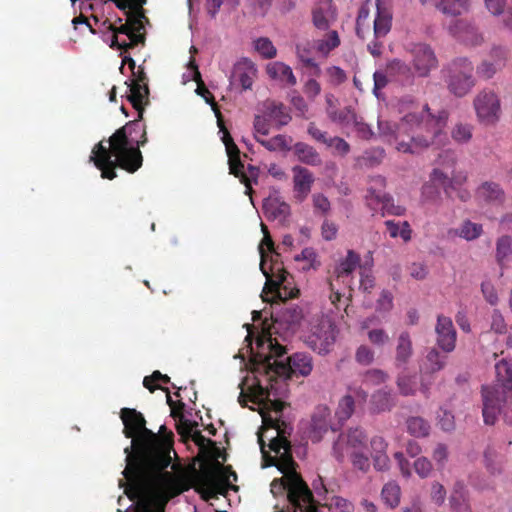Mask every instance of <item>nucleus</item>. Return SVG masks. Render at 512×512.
<instances>
[{"label":"nucleus","instance_id":"1","mask_svg":"<svg viewBox=\"0 0 512 512\" xmlns=\"http://www.w3.org/2000/svg\"><path fill=\"white\" fill-rule=\"evenodd\" d=\"M120 418L124 425V436L131 438V445L124 449V477L136 473L162 472L170 466L173 434L169 438L161 439L146 427L144 415L134 408H122Z\"/></svg>","mask_w":512,"mask_h":512},{"label":"nucleus","instance_id":"2","mask_svg":"<svg viewBox=\"0 0 512 512\" xmlns=\"http://www.w3.org/2000/svg\"><path fill=\"white\" fill-rule=\"evenodd\" d=\"M141 121L138 116L117 129L108 140L109 146L102 140L93 147L90 160L101 171L102 178H116L117 167L134 173L142 166L143 157L139 148L144 146L148 139L146 126Z\"/></svg>","mask_w":512,"mask_h":512},{"label":"nucleus","instance_id":"3","mask_svg":"<svg viewBox=\"0 0 512 512\" xmlns=\"http://www.w3.org/2000/svg\"><path fill=\"white\" fill-rule=\"evenodd\" d=\"M262 349L251 357V370L255 375L254 389L262 398L276 397L279 378L289 379L293 376H308L312 369V358L306 353H295L285 357L286 349L272 338L261 341Z\"/></svg>","mask_w":512,"mask_h":512},{"label":"nucleus","instance_id":"4","mask_svg":"<svg viewBox=\"0 0 512 512\" xmlns=\"http://www.w3.org/2000/svg\"><path fill=\"white\" fill-rule=\"evenodd\" d=\"M269 448L275 453L269 457V465H274L283 474L271 482L274 497H283L287 501L286 512H323L314 499L311 489L296 471V462L292 457L291 444L286 431H279L270 439Z\"/></svg>","mask_w":512,"mask_h":512},{"label":"nucleus","instance_id":"5","mask_svg":"<svg viewBox=\"0 0 512 512\" xmlns=\"http://www.w3.org/2000/svg\"><path fill=\"white\" fill-rule=\"evenodd\" d=\"M447 120L446 110L434 114L425 104L420 112L407 113L398 123L379 120L378 128L380 134L394 138L398 151L414 154L431 145L440 144L445 137L443 130Z\"/></svg>","mask_w":512,"mask_h":512},{"label":"nucleus","instance_id":"6","mask_svg":"<svg viewBox=\"0 0 512 512\" xmlns=\"http://www.w3.org/2000/svg\"><path fill=\"white\" fill-rule=\"evenodd\" d=\"M125 494L139 512H164L168 501L190 489L189 481L170 472L136 473L125 477Z\"/></svg>","mask_w":512,"mask_h":512},{"label":"nucleus","instance_id":"7","mask_svg":"<svg viewBox=\"0 0 512 512\" xmlns=\"http://www.w3.org/2000/svg\"><path fill=\"white\" fill-rule=\"evenodd\" d=\"M496 380L493 385H483L482 414L485 424H495L499 415L512 423V364L501 359L495 365Z\"/></svg>","mask_w":512,"mask_h":512},{"label":"nucleus","instance_id":"8","mask_svg":"<svg viewBox=\"0 0 512 512\" xmlns=\"http://www.w3.org/2000/svg\"><path fill=\"white\" fill-rule=\"evenodd\" d=\"M261 230L263 232V239L259 246V252L261 254L260 268L266 277V284L263 292L268 290L269 293L274 294L280 300H287L297 297L298 289H289L287 284L288 272L278 262H273L269 270L265 267V252L263 246L272 252L274 251V242L271 238L269 230L265 224H261Z\"/></svg>","mask_w":512,"mask_h":512},{"label":"nucleus","instance_id":"9","mask_svg":"<svg viewBox=\"0 0 512 512\" xmlns=\"http://www.w3.org/2000/svg\"><path fill=\"white\" fill-rule=\"evenodd\" d=\"M237 480V474L230 465L222 466L220 462L215 461L211 465H205L200 470H194L191 476L190 487L204 493L207 498L215 497L218 493H223L227 487L237 490L236 486H230V480Z\"/></svg>","mask_w":512,"mask_h":512},{"label":"nucleus","instance_id":"10","mask_svg":"<svg viewBox=\"0 0 512 512\" xmlns=\"http://www.w3.org/2000/svg\"><path fill=\"white\" fill-rule=\"evenodd\" d=\"M442 73L449 92L456 97H464L475 86L474 65L466 57L454 58Z\"/></svg>","mask_w":512,"mask_h":512},{"label":"nucleus","instance_id":"11","mask_svg":"<svg viewBox=\"0 0 512 512\" xmlns=\"http://www.w3.org/2000/svg\"><path fill=\"white\" fill-rule=\"evenodd\" d=\"M131 72V79L125 81V84L128 87V94L126 98L133 108L139 112V118L143 119L145 106L150 103L148 76L142 66H139L137 69L135 68L134 71Z\"/></svg>","mask_w":512,"mask_h":512},{"label":"nucleus","instance_id":"12","mask_svg":"<svg viewBox=\"0 0 512 512\" xmlns=\"http://www.w3.org/2000/svg\"><path fill=\"white\" fill-rule=\"evenodd\" d=\"M478 120L485 125L495 124L501 114L500 100L492 90L480 91L474 99Z\"/></svg>","mask_w":512,"mask_h":512},{"label":"nucleus","instance_id":"13","mask_svg":"<svg viewBox=\"0 0 512 512\" xmlns=\"http://www.w3.org/2000/svg\"><path fill=\"white\" fill-rule=\"evenodd\" d=\"M306 343L318 354H327L335 343V326L329 320H322L312 327Z\"/></svg>","mask_w":512,"mask_h":512},{"label":"nucleus","instance_id":"14","mask_svg":"<svg viewBox=\"0 0 512 512\" xmlns=\"http://www.w3.org/2000/svg\"><path fill=\"white\" fill-rule=\"evenodd\" d=\"M107 29L112 32L111 48H117L127 52L129 49L136 47L138 44H144L145 35L143 33H135L130 29L127 23L116 26V24L108 23Z\"/></svg>","mask_w":512,"mask_h":512},{"label":"nucleus","instance_id":"15","mask_svg":"<svg viewBox=\"0 0 512 512\" xmlns=\"http://www.w3.org/2000/svg\"><path fill=\"white\" fill-rule=\"evenodd\" d=\"M368 393L361 386H349L345 394L338 402L335 416L340 425H343L354 413L356 403H366Z\"/></svg>","mask_w":512,"mask_h":512},{"label":"nucleus","instance_id":"16","mask_svg":"<svg viewBox=\"0 0 512 512\" xmlns=\"http://www.w3.org/2000/svg\"><path fill=\"white\" fill-rule=\"evenodd\" d=\"M411 55L414 72L419 77H427L438 66L437 57L427 44H415L411 49Z\"/></svg>","mask_w":512,"mask_h":512},{"label":"nucleus","instance_id":"17","mask_svg":"<svg viewBox=\"0 0 512 512\" xmlns=\"http://www.w3.org/2000/svg\"><path fill=\"white\" fill-rule=\"evenodd\" d=\"M447 356L442 355L436 348H431L420 367L421 379H420V391L424 395H428L432 380L427 378L434 373L442 370L446 365Z\"/></svg>","mask_w":512,"mask_h":512},{"label":"nucleus","instance_id":"18","mask_svg":"<svg viewBox=\"0 0 512 512\" xmlns=\"http://www.w3.org/2000/svg\"><path fill=\"white\" fill-rule=\"evenodd\" d=\"M449 33L465 45L477 46L483 42L478 28L466 19H457L449 26Z\"/></svg>","mask_w":512,"mask_h":512},{"label":"nucleus","instance_id":"19","mask_svg":"<svg viewBox=\"0 0 512 512\" xmlns=\"http://www.w3.org/2000/svg\"><path fill=\"white\" fill-rule=\"evenodd\" d=\"M437 334V345L446 353L455 349L457 333L451 318L439 315L435 327Z\"/></svg>","mask_w":512,"mask_h":512},{"label":"nucleus","instance_id":"20","mask_svg":"<svg viewBox=\"0 0 512 512\" xmlns=\"http://www.w3.org/2000/svg\"><path fill=\"white\" fill-rule=\"evenodd\" d=\"M376 15L373 21V35L376 39L384 38L392 27V8L386 0H375Z\"/></svg>","mask_w":512,"mask_h":512},{"label":"nucleus","instance_id":"21","mask_svg":"<svg viewBox=\"0 0 512 512\" xmlns=\"http://www.w3.org/2000/svg\"><path fill=\"white\" fill-rule=\"evenodd\" d=\"M337 19V10L332 0H320L312 9V22L318 30H328Z\"/></svg>","mask_w":512,"mask_h":512},{"label":"nucleus","instance_id":"22","mask_svg":"<svg viewBox=\"0 0 512 512\" xmlns=\"http://www.w3.org/2000/svg\"><path fill=\"white\" fill-rule=\"evenodd\" d=\"M329 428L333 431L336 430L331 425V410L326 405H318L311 418L310 437L312 441L319 442Z\"/></svg>","mask_w":512,"mask_h":512},{"label":"nucleus","instance_id":"23","mask_svg":"<svg viewBox=\"0 0 512 512\" xmlns=\"http://www.w3.org/2000/svg\"><path fill=\"white\" fill-rule=\"evenodd\" d=\"M366 199L369 206H372L374 203L381 204L383 216L386 214L401 216L404 215L406 211L405 207L396 205L389 194L380 191L377 193L374 187L368 188Z\"/></svg>","mask_w":512,"mask_h":512},{"label":"nucleus","instance_id":"24","mask_svg":"<svg viewBox=\"0 0 512 512\" xmlns=\"http://www.w3.org/2000/svg\"><path fill=\"white\" fill-rule=\"evenodd\" d=\"M292 171L295 197L302 202L311 191L314 177L307 168L302 166H295Z\"/></svg>","mask_w":512,"mask_h":512},{"label":"nucleus","instance_id":"25","mask_svg":"<svg viewBox=\"0 0 512 512\" xmlns=\"http://www.w3.org/2000/svg\"><path fill=\"white\" fill-rule=\"evenodd\" d=\"M397 397L391 389L380 388L370 397V409L373 413H382L392 410L396 406Z\"/></svg>","mask_w":512,"mask_h":512},{"label":"nucleus","instance_id":"26","mask_svg":"<svg viewBox=\"0 0 512 512\" xmlns=\"http://www.w3.org/2000/svg\"><path fill=\"white\" fill-rule=\"evenodd\" d=\"M412 356L413 344L410 333L408 331H402L397 337L394 366L396 368H403L409 363Z\"/></svg>","mask_w":512,"mask_h":512},{"label":"nucleus","instance_id":"27","mask_svg":"<svg viewBox=\"0 0 512 512\" xmlns=\"http://www.w3.org/2000/svg\"><path fill=\"white\" fill-rule=\"evenodd\" d=\"M257 75L255 64L248 58H243L234 66L233 77L239 81L244 90L251 89Z\"/></svg>","mask_w":512,"mask_h":512},{"label":"nucleus","instance_id":"28","mask_svg":"<svg viewBox=\"0 0 512 512\" xmlns=\"http://www.w3.org/2000/svg\"><path fill=\"white\" fill-rule=\"evenodd\" d=\"M266 73L270 79L278 81L287 86H294L297 83L292 68L281 61L268 63L266 66Z\"/></svg>","mask_w":512,"mask_h":512},{"label":"nucleus","instance_id":"29","mask_svg":"<svg viewBox=\"0 0 512 512\" xmlns=\"http://www.w3.org/2000/svg\"><path fill=\"white\" fill-rule=\"evenodd\" d=\"M386 72L389 77L403 85H410L414 81V73L411 67L400 59H393L386 65Z\"/></svg>","mask_w":512,"mask_h":512},{"label":"nucleus","instance_id":"30","mask_svg":"<svg viewBox=\"0 0 512 512\" xmlns=\"http://www.w3.org/2000/svg\"><path fill=\"white\" fill-rule=\"evenodd\" d=\"M476 196L490 204H502L505 201V192L500 184L493 181L483 182L476 190Z\"/></svg>","mask_w":512,"mask_h":512},{"label":"nucleus","instance_id":"31","mask_svg":"<svg viewBox=\"0 0 512 512\" xmlns=\"http://www.w3.org/2000/svg\"><path fill=\"white\" fill-rule=\"evenodd\" d=\"M396 386L400 395L404 397L415 396L418 389V379L416 374L401 371L396 377Z\"/></svg>","mask_w":512,"mask_h":512},{"label":"nucleus","instance_id":"32","mask_svg":"<svg viewBox=\"0 0 512 512\" xmlns=\"http://www.w3.org/2000/svg\"><path fill=\"white\" fill-rule=\"evenodd\" d=\"M294 153L298 160L304 164L311 166H319L322 164L320 154L316 149L304 142H298L294 145Z\"/></svg>","mask_w":512,"mask_h":512},{"label":"nucleus","instance_id":"33","mask_svg":"<svg viewBox=\"0 0 512 512\" xmlns=\"http://www.w3.org/2000/svg\"><path fill=\"white\" fill-rule=\"evenodd\" d=\"M263 211L269 220L285 219L290 213V206L276 198L267 199L263 204Z\"/></svg>","mask_w":512,"mask_h":512},{"label":"nucleus","instance_id":"34","mask_svg":"<svg viewBox=\"0 0 512 512\" xmlns=\"http://www.w3.org/2000/svg\"><path fill=\"white\" fill-rule=\"evenodd\" d=\"M470 0H434V7L443 14L458 16L469 8Z\"/></svg>","mask_w":512,"mask_h":512},{"label":"nucleus","instance_id":"35","mask_svg":"<svg viewBox=\"0 0 512 512\" xmlns=\"http://www.w3.org/2000/svg\"><path fill=\"white\" fill-rule=\"evenodd\" d=\"M341 43L339 34L336 30H329L323 38L314 41L315 50L324 57H327L331 51L339 47Z\"/></svg>","mask_w":512,"mask_h":512},{"label":"nucleus","instance_id":"36","mask_svg":"<svg viewBox=\"0 0 512 512\" xmlns=\"http://www.w3.org/2000/svg\"><path fill=\"white\" fill-rule=\"evenodd\" d=\"M143 5H138L136 2H132L129 8L122 10L127 16V24L130 25V29L135 33H142L144 30L143 19H145Z\"/></svg>","mask_w":512,"mask_h":512},{"label":"nucleus","instance_id":"37","mask_svg":"<svg viewBox=\"0 0 512 512\" xmlns=\"http://www.w3.org/2000/svg\"><path fill=\"white\" fill-rule=\"evenodd\" d=\"M265 114L271 123H274L277 128L285 126L291 121V116L288 113L286 106L282 103H270L267 106Z\"/></svg>","mask_w":512,"mask_h":512},{"label":"nucleus","instance_id":"38","mask_svg":"<svg viewBox=\"0 0 512 512\" xmlns=\"http://www.w3.org/2000/svg\"><path fill=\"white\" fill-rule=\"evenodd\" d=\"M407 432L415 438H424L430 434L431 426L420 416H411L406 420Z\"/></svg>","mask_w":512,"mask_h":512},{"label":"nucleus","instance_id":"39","mask_svg":"<svg viewBox=\"0 0 512 512\" xmlns=\"http://www.w3.org/2000/svg\"><path fill=\"white\" fill-rule=\"evenodd\" d=\"M360 263V256L353 250L347 252L345 259L341 260L335 268V275L337 280L350 275Z\"/></svg>","mask_w":512,"mask_h":512},{"label":"nucleus","instance_id":"40","mask_svg":"<svg viewBox=\"0 0 512 512\" xmlns=\"http://www.w3.org/2000/svg\"><path fill=\"white\" fill-rule=\"evenodd\" d=\"M189 67L194 70V77L193 80L197 83V89L196 93L200 96H202L207 103H210L213 107V110L215 111V114L217 113L218 107L217 104L214 101V96L212 93L208 90V88L205 86L201 74L198 70V66L196 65V62L194 59H191L189 62Z\"/></svg>","mask_w":512,"mask_h":512},{"label":"nucleus","instance_id":"41","mask_svg":"<svg viewBox=\"0 0 512 512\" xmlns=\"http://www.w3.org/2000/svg\"><path fill=\"white\" fill-rule=\"evenodd\" d=\"M400 497L401 489L395 481L388 482L383 486L381 498L388 507H397L400 503Z\"/></svg>","mask_w":512,"mask_h":512},{"label":"nucleus","instance_id":"42","mask_svg":"<svg viewBox=\"0 0 512 512\" xmlns=\"http://www.w3.org/2000/svg\"><path fill=\"white\" fill-rule=\"evenodd\" d=\"M482 233L483 226L470 220L463 221L462 224L455 230L456 235L467 241H473L479 238Z\"/></svg>","mask_w":512,"mask_h":512},{"label":"nucleus","instance_id":"43","mask_svg":"<svg viewBox=\"0 0 512 512\" xmlns=\"http://www.w3.org/2000/svg\"><path fill=\"white\" fill-rule=\"evenodd\" d=\"M228 162L230 173L240 179V182L245 185V193L251 195L253 191L251 186V180L247 177V175L244 172V165L241 162L240 156L228 159Z\"/></svg>","mask_w":512,"mask_h":512},{"label":"nucleus","instance_id":"44","mask_svg":"<svg viewBox=\"0 0 512 512\" xmlns=\"http://www.w3.org/2000/svg\"><path fill=\"white\" fill-rule=\"evenodd\" d=\"M350 448L353 451L362 450L367 442V435L364 430L361 428H353L349 429L347 433H344Z\"/></svg>","mask_w":512,"mask_h":512},{"label":"nucleus","instance_id":"45","mask_svg":"<svg viewBox=\"0 0 512 512\" xmlns=\"http://www.w3.org/2000/svg\"><path fill=\"white\" fill-rule=\"evenodd\" d=\"M369 14V7L367 5H362L358 11L356 19V34L361 39H365L366 35L370 33V24L368 21Z\"/></svg>","mask_w":512,"mask_h":512},{"label":"nucleus","instance_id":"46","mask_svg":"<svg viewBox=\"0 0 512 512\" xmlns=\"http://www.w3.org/2000/svg\"><path fill=\"white\" fill-rule=\"evenodd\" d=\"M385 226L387 228V231H388L390 237L396 238V237L400 236L405 242H408L411 239L412 230L407 221H404L402 223L401 228H400L399 224L393 220L385 221Z\"/></svg>","mask_w":512,"mask_h":512},{"label":"nucleus","instance_id":"47","mask_svg":"<svg viewBox=\"0 0 512 512\" xmlns=\"http://www.w3.org/2000/svg\"><path fill=\"white\" fill-rule=\"evenodd\" d=\"M322 508L326 509L327 512H353L354 510L351 502L339 496H332L327 499Z\"/></svg>","mask_w":512,"mask_h":512},{"label":"nucleus","instance_id":"48","mask_svg":"<svg viewBox=\"0 0 512 512\" xmlns=\"http://www.w3.org/2000/svg\"><path fill=\"white\" fill-rule=\"evenodd\" d=\"M430 181L435 186L442 187L447 196H452L453 180L450 179V176L447 173L443 172L439 168H435L430 175Z\"/></svg>","mask_w":512,"mask_h":512},{"label":"nucleus","instance_id":"49","mask_svg":"<svg viewBox=\"0 0 512 512\" xmlns=\"http://www.w3.org/2000/svg\"><path fill=\"white\" fill-rule=\"evenodd\" d=\"M512 255V238L508 235L501 236L496 242V260L502 265Z\"/></svg>","mask_w":512,"mask_h":512},{"label":"nucleus","instance_id":"50","mask_svg":"<svg viewBox=\"0 0 512 512\" xmlns=\"http://www.w3.org/2000/svg\"><path fill=\"white\" fill-rule=\"evenodd\" d=\"M257 142L269 151H283L289 149V142L284 135H276L270 139H263L256 136Z\"/></svg>","mask_w":512,"mask_h":512},{"label":"nucleus","instance_id":"51","mask_svg":"<svg viewBox=\"0 0 512 512\" xmlns=\"http://www.w3.org/2000/svg\"><path fill=\"white\" fill-rule=\"evenodd\" d=\"M484 462L487 470L496 475L502 471V457L491 448H487L484 452Z\"/></svg>","mask_w":512,"mask_h":512},{"label":"nucleus","instance_id":"52","mask_svg":"<svg viewBox=\"0 0 512 512\" xmlns=\"http://www.w3.org/2000/svg\"><path fill=\"white\" fill-rule=\"evenodd\" d=\"M255 50L264 58V59H273L277 55V49L273 45L272 41L267 37L257 38L254 42Z\"/></svg>","mask_w":512,"mask_h":512},{"label":"nucleus","instance_id":"53","mask_svg":"<svg viewBox=\"0 0 512 512\" xmlns=\"http://www.w3.org/2000/svg\"><path fill=\"white\" fill-rule=\"evenodd\" d=\"M157 382H162L167 384L170 382V377L166 374H162L160 371L156 370L151 375L145 376L143 379V386L148 389L151 393H153L157 389H165L161 385L157 384Z\"/></svg>","mask_w":512,"mask_h":512},{"label":"nucleus","instance_id":"54","mask_svg":"<svg viewBox=\"0 0 512 512\" xmlns=\"http://www.w3.org/2000/svg\"><path fill=\"white\" fill-rule=\"evenodd\" d=\"M389 375L382 369L373 368L365 371L363 382L367 385L378 386L388 381Z\"/></svg>","mask_w":512,"mask_h":512},{"label":"nucleus","instance_id":"55","mask_svg":"<svg viewBox=\"0 0 512 512\" xmlns=\"http://www.w3.org/2000/svg\"><path fill=\"white\" fill-rule=\"evenodd\" d=\"M348 454H352V449L348 444L345 434L342 433L333 444V455L339 462H341Z\"/></svg>","mask_w":512,"mask_h":512},{"label":"nucleus","instance_id":"56","mask_svg":"<svg viewBox=\"0 0 512 512\" xmlns=\"http://www.w3.org/2000/svg\"><path fill=\"white\" fill-rule=\"evenodd\" d=\"M355 360L362 366H369L375 361V352L370 346L362 344L356 349Z\"/></svg>","mask_w":512,"mask_h":512},{"label":"nucleus","instance_id":"57","mask_svg":"<svg viewBox=\"0 0 512 512\" xmlns=\"http://www.w3.org/2000/svg\"><path fill=\"white\" fill-rule=\"evenodd\" d=\"M369 342L376 347H383L390 341L389 334L383 328H374L368 331Z\"/></svg>","mask_w":512,"mask_h":512},{"label":"nucleus","instance_id":"58","mask_svg":"<svg viewBox=\"0 0 512 512\" xmlns=\"http://www.w3.org/2000/svg\"><path fill=\"white\" fill-rule=\"evenodd\" d=\"M452 138L459 143H467L472 138V126L459 123L452 130Z\"/></svg>","mask_w":512,"mask_h":512},{"label":"nucleus","instance_id":"59","mask_svg":"<svg viewBox=\"0 0 512 512\" xmlns=\"http://www.w3.org/2000/svg\"><path fill=\"white\" fill-rule=\"evenodd\" d=\"M356 113L350 106L344 107L336 113H333L332 122L339 123L342 125H349L355 120Z\"/></svg>","mask_w":512,"mask_h":512},{"label":"nucleus","instance_id":"60","mask_svg":"<svg viewBox=\"0 0 512 512\" xmlns=\"http://www.w3.org/2000/svg\"><path fill=\"white\" fill-rule=\"evenodd\" d=\"M490 61H493L498 68L502 69L508 58V50L503 46H494L489 54Z\"/></svg>","mask_w":512,"mask_h":512},{"label":"nucleus","instance_id":"61","mask_svg":"<svg viewBox=\"0 0 512 512\" xmlns=\"http://www.w3.org/2000/svg\"><path fill=\"white\" fill-rule=\"evenodd\" d=\"M499 70L501 69L498 68V66H496V64L493 61L485 59L480 63V65H478L477 74L479 75V77L487 80L492 78Z\"/></svg>","mask_w":512,"mask_h":512},{"label":"nucleus","instance_id":"62","mask_svg":"<svg viewBox=\"0 0 512 512\" xmlns=\"http://www.w3.org/2000/svg\"><path fill=\"white\" fill-rule=\"evenodd\" d=\"M415 472L421 478H427L432 472L433 466L431 461L426 457H419L413 464Z\"/></svg>","mask_w":512,"mask_h":512},{"label":"nucleus","instance_id":"63","mask_svg":"<svg viewBox=\"0 0 512 512\" xmlns=\"http://www.w3.org/2000/svg\"><path fill=\"white\" fill-rule=\"evenodd\" d=\"M393 308V295L389 290H382L376 301V310L388 312Z\"/></svg>","mask_w":512,"mask_h":512},{"label":"nucleus","instance_id":"64","mask_svg":"<svg viewBox=\"0 0 512 512\" xmlns=\"http://www.w3.org/2000/svg\"><path fill=\"white\" fill-rule=\"evenodd\" d=\"M450 505L454 512H471V507L468 501V497L464 496H451Z\"/></svg>","mask_w":512,"mask_h":512}]
</instances>
